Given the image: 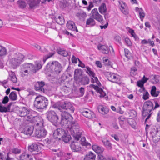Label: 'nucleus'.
I'll return each mask as SVG.
<instances>
[{
	"label": "nucleus",
	"mask_w": 160,
	"mask_h": 160,
	"mask_svg": "<svg viewBox=\"0 0 160 160\" xmlns=\"http://www.w3.org/2000/svg\"><path fill=\"white\" fill-rule=\"evenodd\" d=\"M60 111L62 112L61 114V124L66 126H69V124L71 123V122L72 121L73 117L67 112L62 110Z\"/></svg>",
	"instance_id": "20e7f679"
},
{
	"label": "nucleus",
	"mask_w": 160,
	"mask_h": 160,
	"mask_svg": "<svg viewBox=\"0 0 160 160\" xmlns=\"http://www.w3.org/2000/svg\"><path fill=\"white\" fill-rule=\"evenodd\" d=\"M67 27L68 29L70 30L76 31L77 32H78V30L75 25V24L73 21H68L67 24Z\"/></svg>",
	"instance_id": "412c9836"
},
{
	"label": "nucleus",
	"mask_w": 160,
	"mask_h": 160,
	"mask_svg": "<svg viewBox=\"0 0 160 160\" xmlns=\"http://www.w3.org/2000/svg\"><path fill=\"white\" fill-rule=\"evenodd\" d=\"M28 149L31 152L34 151H38V147L37 144L33 143L28 147Z\"/></svg>",
	"instance_id": "7c9ffc66"
},
{
	"label": "nucleus",
	"mask_w": 160,
	"mask_h": 160,
	"mask_svg": "<svg viewBox=\"0 0 160 160\" xmlns=\"http://www.w3.org/2000/svg\"><path fill=\"white\" fill-rule=\"evenodd\" d=\"M61 138L62 140L65 142H68L71 139V136L67 134L66 132Z\"/></svg>",
	"instance_id": "c9c22d12"
},
{
	"label": "nucleus",
	"mask_w": 160,
	"mask_h": 160,
	"mask_svg": "<svg viewBox=\"0 0 160 160\" xmlns=\"http://www.w3.org/2000/svg\"><path fill=\"white\" fill-rule=\"evenodd\" d=\"M101 111L102 112H101V114L102 115V117L106 118H108L109 116L108 114L109 112V109L108 108L102 106V108H101Z\"/></svg>",
	"instance_id": "bb28decb"
},
{
	"label": "nucleus",
	"mask_w": 160,
	"mask_h": 160,
	"mask_svg": "<svg viewBox=\"0 0 160 160\" xmlns=\"http://www.w3.org/2000/svg\"><path fill=\"white\" fill-rule=\"evenodd\" d=\"M105 74L107 77L108 79L110 81L115 83L117 82V77L114 73L107 72Z\"/></svg>",
	"instance_id": "a211bd4d"
},
{
	"label": "nucleus",
	"mask_w": 160,
	"mask_h": 160,
	"mask_svg": "<svg viewBox=\"0 0 160 160\" xmlns=\"http://www.w3.org/2000/svg\"><path fill=\"white\" fill-rule=\"evenodd\" d=\"M95 24V21L92 18H89L87 19L86 21V26L90 25L93 26Z\"/></svg>",
	"instance_id": "58836bf2"
},
{
	"label": "nucleus",
	"mask_w": 160,
	"mask_h": 160,
	"mask_svg": "<svg viewBox=\"0 0 160 160\" xmlns=\"http://www.w3.org/2000/svg\"><path fill=\"white\" fill-rule=\"evenodd\" d=\"M125 42H126V44L128 46H130L131 45L132 43L130 41V40L128 38H125Z\"/></svg>",
	"instance_id": "69168bd1"
},
{
	"label": "nucleus",
	"mask_w": 160,
	"mask_h": 160,
	"mask_svg": "<svg viewBox=\"0 0 160 160\" xmlns=\"http://www.w3.org/2000/svg\"><path fill=\"white\" fill-rule=\"evenodd\" d=\"M131 71L130 72L131 75L132 76H134L136 74V71H137V69L135 67H133L132 68H131Z\"/></svg>",
	"instance_id": "13d9d810"
},
{
	"label": "nucleus",
	"mask_w": 160,
	"mask_h": 160,
	"mask_svg": "<svg viewBox=\"0 0 160 160\" xmlns=\"http://www.w3.org/2000/svg\"><path fill=\"white\" fill-rule=\"evenodd\" d=\"M12 152L13 153L18 154L20 153L21 150L18 148H14L12 149Z\"/></svg>",
	"instance_id": "4d7b16f0"
},
{
	"label": "nucleus",
	"mask_w": 160,
	"mask_h": 160,
	"mask_svg": "<svg viewBox=\"0 0 160 160\" xmlns=\"http://www.w3.org/2000/svg\"><path fill=\"white\" fill-rule=\"evenodd\" d=\"M17 3L19 7L21 8H24L26 6V3L23 1L19 0L18 1Z\"/></svg>",
	"instance_id": "79ce46f5"
},
{
	"label": "nucleus",
	"mask_w": 160,
	"mask_h": 160,
	"mask_svg": "<svg viewBox=\"0 0 160 160\" xmlns=\"http://www.w3.org/2000/svg\"><path fill=\"white\" fill-rule=\"evenodd\" d=\"M110 51V48L107 45L101 44V52L104 54H108Z\"/></svg>",
	"instance_id": "a878e982"
},
{
	"label": "nucleus",
	"mask_w": 160,
	"mask_h": 160,
	"mask_svg": "<svg viewBox=\"0 0 160 160\" xmlns=\"http://www.w3.org/2000/svg\"><path fill=\"white\" fill-rule=\"evenodd\" d=\"M18 114L21 117H25V118L27 121L30 119L31 116L34 114H36V112L32 111H30L26 108L23 107L20 108L18 112Z\"/></svg>",
	"instance_id": "423d86ee"
},
{
	"label": "nucleus",
	"mask_w": 160,
	"mask_h": 160,
	"mask_svg": "<svg viewBox=\"0 0 160 160\" xmlns=\"http://www.w3.org/2000/svg\"><path fill=\"white\" fill-rule=\"evenodd\" d=\"M45 85V83L43 81H38L36 82L34 87L36 90H39L44 92L45 91L43 87Z\"/></svg>",
	"instance_id": "4468645a"
},
{
	"label": "nucleus",
	"mask_w": 160,
	"mask_h": 160,
	"mask_svg": "<svg viewBox=\"0 0 160 160\" xmlns=\"http://www.w3.org/2000/svg\"><path fill=\"white\" fill-rule=\"evenodd\" d=\"M80 143L83 146H88L90 145V144L86 142V139L85 137H82L80 141Z\"/></svg>",
	"instance_id": "a18cd8bd"
},
{
	"label": "nucleus",
	"mask_w": 160,
	"mask_h": 160,
	"mask_svg": "<svg viewBox=\"0 0 160 160\" xmlns=\"http://www.w3.org/2000/svg\"><path fill=\"white\" fill-rule=\"evenodd\" d=\"M102 141L104 146L108 150H111L112 149V144L110 141L107 140L102 139Z\"/></svg>",
	"instance_id": "c756f323"
},
{
	"label": "nucleus",
	"mask_w": 160,
	"mask_h": 160,
	"mask_svg": "<svg viewBox=\"0 0 160 160\" xmlns=\"http://www.w3.org/2000/svg\"><path fill=\"white\" fill-rule=\"evenodd\" d=\"M41 0H29L28 4L31 9H34L39 6Z\"/></svg>",
	"instance_id": "dca6fc26"
},
{
	"label": "nucleus",
	"mask_w": 160,
	"mask_h": 160,
	"mask_svg": "<svg viewBox=\"0 0 160 160\" xmlns=\"http://www.w3.org/2000/svg\"><path fill=\"white\" fill-rule=\"evenodd\" d=\"M82 113L83 116L88 118H93L94 116L93 112L88 109H83Z\"/></svg>",
	"instance_id": "6ab92c4d"
},
{
	"label": "nucleus",
	"mask_w": 160,
	"mask_h": 160,
	"mask_svg": "<svg viewBox=\"0 0 160 160\" xmlns=\"http://www.w3.org/2000/svg\"><path fill=\"white\" fill-rule=\"evenodd\" d=\"M41 68L42 65L39 63H36L35 66L31 63H24L21 66L20 72L22 77H24L33 74Z\"/></svg>",
	"instance_id": "f257e3e1"
},
{
	"label": "nucleus",
	"mask_w": 160,
	"mask_h": 160,
	"mask_svg": "<svg viewBox=\"0 0 160 160\" xmlns=\"http://www.w3.org/2000/svg\"><path fill=\"white\" fill-rule=\"evenodd\" d=\"M81 82L83 85L88 84L89 82V78L87 76H84L81 78Z\"/></svg>",
	"instance_id": "4c0bfd02"
},
{
	"label": "nucleus",
	"mask_w": 160,
	"mask_h": 160,
	"mask_svg": "<svg viewBox=\"0 0 160 160\" xmlns=\"http://www.w3.org/2000/svg\"><path fill=\"white\" fill-rule=\"evenodd\" d=\"M159 93V92L156 91V88L155 86H153L152 87L151 91V94L153 97H157Z\"/></svg>",
	"instance_id": "473e14b6"
},
{
	"label": "nucleus",
	"mask_w": 160,
	"mask_h": 160,
	"mask_svg": "<svg viewBox=\"0 0 160 160\" xmlns=\"http://www.w3.org/2000/svg\"><path fill=\"white\" fill-rule=\"evenodd\" d=\"M77 141L75 140V141L72 142L70 145L71 149L74 152H78L81 150L79 143L77 142Z\"/></svg>",
	"instance_id": "f3484780"
},
{
	"label": "nucleus",
	"mask_w": 160,
	"mask_h": 160,
	"mask_svg": "<svg viewBox=\"0 0 160 160\" xmlns=\"http://www.w3.org/2000/svg\"><path fill=\"white\" fill-rule=\"evenodd\" d=\"M70 90V88L66 86H63L61 88L62 91L64 92L65 93H68L69 92V91Z\"/></svg>",
	"instance_id": "49530a36"
},
{
	"label": "nucleus",
	"mask_w": 160,
	"mask_h": 160,
	"mask_svg": "<svg viewBox=\"0 0 160 160\" xmlns=\"http://www.w3.org/2000/svg\"><path fill=\"white\" fill-rule=\"evenodd\" d=\"M56 23L55 22H52L50 23L48 26L50 28L56 30L57 28L56 27Z\"/></svg>",
	"instance_id": "052dcab7"
},
{
	"label": "nucleus",
	"mask_w": 160,
	"mask_h": 160,
	"mask_svg": "<svg viewBox=\"0 0 160 160\" xmlns=\"http://www.w3.org/2000/svg\"><path fill=\"white\" fill-rule=\"evenodd\" d=\"M9 79L13 83H16L17 80V78L14 72L12 71L9 72Z\"/></svg>",
	"instance_id": "393cba45"
},
{
	"label": "nucleus",
	"mask_w": 160,
	"mask_h": 160,
	"mask_svg": "<svg viewBox=\"0 0 160 160\" xmlns=\"http://www.w3.org/2000/svg\"><path fill=\"white\" fill-rule=\"evenodd\" d=\"M119 119L120 120L119 123L120 124H123V122L124 121V120L125 119L124 117L123 116H121L119 118Z\"/></svg>",
	"instance_id": "774afa93"
},
{
	"label": "nucleus",
	"mask_w": 160,
	"mask_h": 160,
	"mask_svg": "<svg viewBox=\"0 0 160 160\" xmlns=\"http://www.w3.org/2000/svg\"><path fill=\"white\" fill-rule=\"evenodd\" d=\"M76 16L79 17L80 19L82 18L84 19L86 16V14L84 12H82L80 13H77L76 14Z\"/></svg>",
	"instance_id": "3c124183"
},
{
	"label": "nucleus",
	"mask_w": 160,
	"mask_h": 160,
	"mask_svg": "<svg viewBox=\"0 0 160 160\" xmlns=\"http://www.w3.org/2000/svg\"><path fill=\"white\" fill-rule=\"evenodd\" d=\"M58 53L64 57H67L68 55V52L60 48L57 50Z\"/></svg>",
	"instance_id": "e433bc0d"
},
{
	"label": "nucleus",
	"mask_w": 160,
	"mask_h": 160,
	"mask_svg": "<svg viewBox=\"0 0 160 160\" xmlns=\"http://www.w3.org/2000/svg\"><path fill=\"white\" fill-rule=\"evenodd\" d=\"M8 112L7 108L6 107H2V106L1 103L0 102V112Z\"/></svg>",
	"instance_id": "864d4df0"
},
{
	"label": "nucleus",
	"mask_w": 160,
	"mask_h": 160,
	"mask_svg": "<svg viewBox=\"0 0 160 160\" xmlns=\"http://www.w3.org/2000/svg\"><path fill=\"white\" fill-rule=\"evenodd\" d=\"M125 53V55L126 57L128 58H129L130 56V54L128 50L127 49H124Z\"/></svg>",
	"instance_id": "0e129e2a"
},
{
	"label": "nucleus",
	"mask_w": 160,
	"mask_h": 160,
	"mask_svg": "<svg viewBox=\"0 0 160 160\" xmlns=\"http://www.w3.org/2000/svg\"><path fill=\"white\" fill-rule=\"evenodd\" d=\"M141 11L139 10V15L141 21H142L143 18H144L145 16V14L142 12V8H141L140 9Z\"/></svg>",
	"instance_id": "09e8293b"
},
{
	"label": "nucleus",
	"mask_w": 160,
	"mask_h": 160,
	"mask_svg": "<svg viewBox=\"0 0 160 160\" xmlns=\"http://www.w3.org/2000/svg\"><path fill=\"white\" fill-rule=\"evenodd\" d=\"M102 97L104 98L106 100L108 99V96H106V93L105 91L101 88V97Z\"/></svg>",
	"instance_id": "603ef678"
},
{
	"label": "nucleus",
	"mask_w": 160,
	"mask_h": 160,
	"mask_svg": "<svg viewBox=\"0 0 160 160\" xmlns=\"http://www.w3.org/2000/svg\"><path fill=\"white\" fill-rule=\"evenodd\" d=\"M96 155L91 152H89L85 156L84 160H95Z\"/></svg>",
	"instance_id": "c85d7f7f"
},
{
	"label": "nucleus",
	"mask_w": 160,
	"mask_h": 160,
	"mask_svg": "<svg viewBox=\"0 0 160 160\" xmlns=\"http://www.w3.org/2000/svg\"><path fill=\"white\" fill-rule=\"evenodd\" d=\"M36 114H34L33 116H31V118L30 119H28V121L32 123H34L35 127H41L43 125V121L38 117L36 116Z\"/></svg>",
	"instance_id": "9b49d317"
},
{
	"label": "nucleus",
	"mask_w": 160,
	"mask_h": 160,
	"mask_svg": "<svg viewBox=\"0 0 160 160\" xmlns=\"http://www.w3.org/2000/svg\"><path fill=\"white\" fill-rule=\"evenodd\" d=\"M46 114L47 118L49 121L55 125L58 123L59 117L54 111H49L46 113Z\"/></svg>",
	"instance_id": "6e6552de"
},
{
	"label": "nucleus",
	"mask_w": 160,
	"mask_h": 160,
	"mask_svg": "<svg viewBox=\"0 0 160 160\" xmlns=\"http://www.w3.org/2000/svg\"><path fill=\"white\" fill-rule=\"evenodd\" d=\"M53 107L60 111H62V109H65L71 112H73L74 110V108L71 103L66 101L64 102L63 104L60 105L54 104L53 105Z\"/></svg>",
	"instance_id": "0eeeda50"
},
{
	"label": "nucleus",
	"mask_w": 160,
	"mask_h": 160,
	"mask_svg": "<svg viewBox=\"0 0 160 160\" xmlns=\"http://www.w3.org/2000/svg\"><path fill=\"white\" fill-rule=\"evenodd\" d=\"M54 53H49L48 55H46L44 58L43 59V61L44 62L46 60L48 59V58L52 57L54 54Z\"/></svg>",
	"instance_id": "5fc2aeb1"
},
{
	"label": "nucleus",
	"mask_w": 160,
	"mask_h": 160,
	"mask_svg": "<svg viewBox=\"0 0 160 160\" xmlns=\"http://www.w3.org/2000/svg\"><path fill=\"white\" fill-rule=\"evenodd\" d=\"M79 91L80 93L79 96L81 97L83 95L85 92V89L84 88L82 87H81L79 89Z\"/></svg>",
	"instance_id": "bf43d9fd"
},
{
	"label": "nucleus",
	"mask_w": 160,
	"mask_h": 160,
	"mask_svg": "<svg viewBox=\"0 0 160 160\" xmlns=\"http://www.w3.org/2000/svg\"><path fill=\"white\" fill-rule=\"evenodd\" d=\"M33 129L34 127L33 126H28L24 128L23 132L24 134L30 136L32 134Z\"/></svg>",
	"instance_id": "4be33fe9"
},
{
	"label": "nucleus",
	"mask_w": 160,
	"mask_h": 160,
	"mask_svg": "<svg viewBox=\"0 0 160 160\" xmlns=\"http://www.w3.org/2000/svg\"><path fill=\"white\" fill-rule=\"evenodd\" d=\"M47 67L49 68L56 74L60 73L62 70L61 65L57 61L49 62L47 65Z\"/></svg>",
	"instance_id": "39448f33"
},
{
	"label": "nucleus",
	"mask_w": 160,
	"mask_h": 160,
	"mask_svg": "<svg viewBox=\"0 0 160 160\" xmlns=\"http://www.w3.org/2000/svg\"><path fill=\"white\" fill-rule=\"evenodd\" d=\"M92 16L94 19L100 22V16L97 9L95 8L92 10Z\"/></svg>",
	"instance_id": "5701e85b"
},
{
	"label": "nucleus",
	"mask_w": 160,
	"mask_h": 160,
	"mask_svg": "<svg viewBox=\"0 0 160 160\" xmlns=\"http://www.w3.org/2000/svg\"><path fill=\"white\" fill-rule=\"evenodd\" d=\"M150 81L153 84H156L158 82L159 80L157 77L155 75H152L149 78Z\"/></svg>",
	"instance_id": "72a5a7b5"
},
{
	"label": "nucleus",
	"mask_w": 160,
	"mask_h": 160,
	"mask_svg": "<svg viewBox=\"0 0 160 160\" xmlns=\"http://www.w3.org/2000/svg\"><path fill=\"white\" fill-rule=\"evenodd\" d=\"M67 6V2L66 1L63 0L60 2V7L64 9Z\"/></svg>",
	"instance_id": "de8ad7c7"
},
{
	"label": "nucleus",
	"mask_w": 160,
	"mask_h": 160,
	"mask_svg": "<svg viewBox=\"0 0 160 160\" xmlns=\"http://www.w3.org/2000/svg\"><path fill=\"white\" fill-rule=\"evenodd\" d=\"M9 97L10 99L12 101H15L17 99V95L15 92H11L9 95Z\"/></svg>",
	"instance_id": "a19ab883"
},
{
	"label": "nucleus",
	"mask_w": 160,
	"mask_h": 160,
	"mask_svg": "<svg viewBox=\"0 0 160 160\" xmlns=\"http://www.w3.org/2000/svg\"><path fill=\"white\" fill-rule=\"evenodd\" d=\"M152 138L153 141L155 143L158 142L160 140V131H155L154 134L152 135Z\"/></svg>",
	"instance_id": "b1692460"
},
{
	"label": "nucleus",
	"mask_w": 160,
	"mask_h": 160,
	"mask_svg": "<svg viewBox=\"0 0 160 160\" xmlns=\"http://www.w3.org/2000/svg\"><path fill=\"white\" fill-rule=\"evenodd\" d=\"M103 63L105 65L107 66H109L111 65V62H110L107 58H103Z\"/></svg>",
	"instance_id": "8fccbe9b"
},
{
	"label": "nucleus",
	"mask_w": 160,
	"mask_h": 160,
	"mask_svg": "<svg viewBox=\"0 0 160 160\" xmlns=\"http://www.w3.org/2000/svg\"><path fill=\"white\" fill-rule=\"evenodd\" d=\"M48 104V100L45 97L41 96L36 97L34 102V106L39 109L45 108Z\"/></svg>",
	"instance_id": "7ed1b4c3"
},
{
	"label": "nucleus",
	"mask_w": 160,
	"mask_h": 160,
	"mask_svg": "<svg viewBox=\"0 0 160 160\" xmlns=\"http://www.w3.org/2000/svg\"><path fill=\"white\" fill-rule=\"evenodd\" d=\"M144 83L141 80L138 81L137 82V85L139 87L141 88H142L143 89H144L143 87V84Z\"/></svg>",
	"instance_id": "6e6d98bb"
},
{
	"label": "nucleus",
	"mask_w": 160,
	"mask_h": 160,
	"mask_svg": "<svg viewBox=\"0 0 160 160\" xmlns=\"http://www.w3.org/2000/svg\"><path fill=\"white\" fill-rule=\"evenodd\" d=\"M19 158L20 160H32V156L26 153L21 155Z\"/></svg>",
	"instance_id": "cd10ccee"
},
{
	"label": "nucleus",
	"mask_w": 160,
	"mask_h": 160,
	"mask_svg": "<svg viewBox=\"0 0 160 160\" xmlns=\"http://www.w3.org/2000/svg\"><path fill=\"white\" fill-rule=\"evenodd\" d=\"M89 6L87 7V9L88 11L90 10L91 8L93 6V4L91 2H89Z\"/></svg>",
	"instance_id": "338daca9"
},
{
	"label": "nucleus",
	"mask_w": 160,
	"mask_h": 160,
	"mask_svg": "<svg viewBox=\"0 0 160 160\" xmlns=\"http://www.w3.org/2000/svg\"><path fill=\"white\" fill-rule=\"evenodd\" d=\"M7 53V50L5 48L1 46L0 48V56L5 55Z\"/></svg>",
	"instance_id": "37998d69"
},
{
	"label": "nucleus",
	"mask_w": 160,
	"mask_h": 160,
	"mask_svg": "<svg viewBox=\"0 0 160 160\" xmlns=\"http://www.w3.org/2000/svg\"><path fill=\"white\" fill-rule=\"evenodd\" d=\"M65 131L62 128H58L54 131L53 136L55 138L60 139L66 133Z\"/></svg>",
	"instance_id": "ddd939ff"
},
{
	"label": "nucleus",
	"mask_w": 160,
	"mask_h": 160,
	"mask_svg": "<svg viewBox=\"0 0 160 160\" xmlns=\"http://www.w3.org/2000/svg\"><path fill=\"white\" fill-rule=\"evenodd\" d=\"M47 133V131L44 129H37L35 132V135L36 137L41 138L44 137Z\"/></svg>",
	"instance_id": "2eb2a0df"
},
{
	"label": "nucleus",
	"mask_w": 160,
	"mask_h": 160,
	"mask_svg": "<svg viewBox=\"0 0 160 160\" xmlns=\"http://www.w3.org/2000/svg\"><path fill=\"white\" fill-rule=\"evenodd\" d=\"M24 56L20 53L16 54L15 57L13 58L11 60L12 64L15 66H18L23 61Z\"/></svg>",
	"instance_id": "9d476101"
},
{
	"label": "nucleus",
	"mask_w": 160,
	"mask_h": 160,
	"mask_svg": "<svg viewBox=\"0 0 160 160\" xmlns=\"http://www.w3.org/2000/svg\"><path fill=\"white\" fill-rule=\"evenodd\" d=\"M153 110V104L150 101H148L145 102L144 103L143 107L142 115L144 117L147 116L146 113H149L151 112Z\"/></svg>",
	"instance_id": "1a4fd4ad"
},
{
	"label": "nucleus",
	"mask_w": 160,
	"mask_h": 160,
	"mask_svg": "<svg viewBox=\"0 0 160 160\" xmlns=\"http://www.w3.org/2000/svg\"><path fill=\"white\" fill-rule=\"evenodd\" d=\"M149 94L148 93V92L146 91L143 94V98L144 100H146L149 98Z\"/></svg>",
	"instance_id": "e2e57ef3"
},
{
	"label": "nucleus",
	"mask_w": 160,
	"mask_h": 160,
	"mask_svg": "<svg viewBox=\"0 0 160 160\" xmlns=\"http://www.w3.org/2000/svg\"><path fill=\"white\" fill-rule=\"evenodd\" d=\"M87 69L86 72L88 73L89 75L91 77V82L92 83L96 82L97 84H99V81L98 80L97 77H95L94 73L91 70V68L89 67H86Z\"/></svg>",
	"instance_id": "f8f14e48"
},
{
	"label": "nucleus",
	"mask_w": 160,
	"mask_h": 160,
	"mask_svg": "<svg viewBox=\"0 0 160 160\" xmlns=\"http://www.w3.org/2000/svg\"><path fill=\"white\" fill-rule=\"evenodd\" d=\"M119 4L120 5V8L122 12L125 15L128 14V10L127 6L125 3L123 1H121L119 2Z\"/></svg>",
	"instance_id": "aec40b11"
},
{
	"label": "nucleus",
	"mask_w": 160,
	"mask_h": 160,
	"mask_svg": "<svg viewBox=\"0 0 160 160\" xmlns=\"http://www.w3.org/2000/svg\"><path fill=\"white\" fill-rule=\"evenodd\" d=\"M9 99L8 96H5L4 97L2 100V103L3 104H6L9 101Z\"/></svg>",
	"instance_id": "680f3d73"
},
{
	"label": "nucleus",
	"mask_w": 160,
	"mask_h": 160,
	"mask_svg": "<svg viewBox=\"0 0 160 160\" xmlns=\"http://www.w3.org/2000/svg\"><path fill=\"white\" fill-rule=\"evenodd\" d=\"M92 149L97 153L98 154V158L100 159L99 154L100 153V147L96 145H94L92 146Z\"/></svg>",
	"instance_id": "f704fd0d"
},
{
	"label": "nucleus",
	"mask_w": 160,
	"mask_h": 160,
	"mask_svg": "<svg viewBox=\"0 0 160 160\" xmlns=\"http://www.w3.org/2000/svg\"><path fill=\"white\" fill-rule=\"evenodd\" d=\"M66 127L70 130L74 140L78 141L81 138L82 131L80 129L78 123L75 121H72L71 123L69 124V126H66Z\"/></svg>",
	"instance_id": "f03ea898"
},
{
	"label": "nucleus",
	"mask_w": 160,
	"mask_h": 160,
	"mask_svg": "<svg viewBox=\"0 0 160 160\" xmlns=\"http://www.w3.org/2000/svg\"><path fill=\"white\" fill-rule=\"evenodd\" d=\"M89 87L92 88L98 93H100V88L98 85H95L94 84H90Z\"/></svg>",
	"instance_id": "c03bdc74"
},
{
	"label": "nucleus",
	"mask_w": 160,
	"mask_h": 160,
	"mask_svg": "<svg viewBox=\"0 0 160 160\" xmlns=\"http://www.w3.org/2000/svg\"><path fill=\"white\" fill-rule=\"evenodd\" d=\"M107 12V8L105 3H102L101 5V13L104 14Z\"/></svg>",
	"instance_id": "ea45409f"
},
{
	"label": "nucleus",
	"mask_w": 160,
	"mask_h": 160,
	"mask_svg": "<svg viewBox=\"0 0 160 160\" xmlns=\"http://www.w3.org/2000/svg\"><path fill=\"white\" fill-rule=\"evenodd\" d=\"M54 19L57 23L60 25H63L65 23L64 19L62 16H59L58 18H55Z\"/></svg>",
	"instance_id": "2f4dec72"
}]
</instances>
